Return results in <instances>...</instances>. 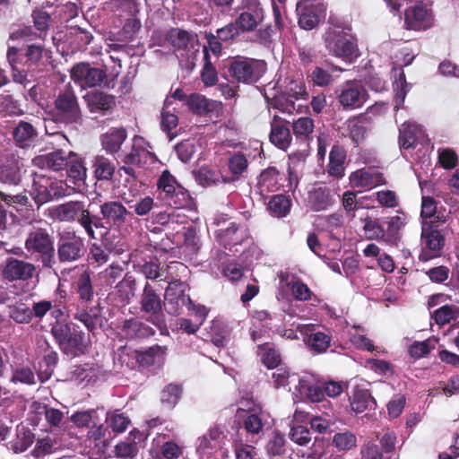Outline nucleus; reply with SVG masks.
I'll list each match as a JSON object with an SVG mask.
<instances>
[{
	"instance_id": "1",
	"label": "nucleus",
	"mask_w": 459,
	"mask_h": 459,
	"mask_svg": "<svg viewBox=\"0 0 459 459\" xmlns=\"http://www.w3.org/2000/svg\"><path fill=\"white\" fill-rule=\"evenodd\" d=\"M74 290L82 307H78L74 314V318L83 324L89 332H94L97 328H104L108 324V318L103 313V307L99 302L90 307L88 304L93 301L95 291L89 272H82L74 283Z\"/></svg>"
},
{
	"instance_id": "2",
	"label": "nucleus",
	"mask_w": 459,
	"mask_h": 459,
	"mask_svg": "<svg viewBox=\"0 0 459 459\" xmlns=\"http://www.w3.org/2000/svg\"><path fill=\"white\" fill-rule=\"evenodd\" d=\"M91 204L86 201H69L56 205L53 216L59 221L76 222L91 239H95L94 228L99 227L98 217L90 212Z\"/></svg>"
},
{
	"instance_id": "3",
	"label": "nucleus",
	"mask_w": 459,
	"mask_h": 459,
	"mask_svg": "<svg viewBox=\"0 0 459 459\" xmlns=\"http://www.w3.org/2000/svg\"><path fill=\"white\" fill-rule=\"evenodd\" d=\"M49 115L56 123L65 125L81 123L82 109L75 91L70 84L58 91Z\"/></svg>"
},
{
	"instance_id": "4",
	"label": "nucleus",
	"mask_w": 459,
	"mask_h": 459,
	"mask_svg": "<svg viewBox=\"0 0 459 459\" xmlns=\"http://www.w3.org/2000/svg\"><path fill=\"white\" fill-rule=\"evenodd\" d=\"M51 333L63 353L77 357L85 352L88 336L77 325L56 322Z\"/></svg>"
},
{
	"instance_id": "5",
	"label": "nucleus",
	"mask_w": 459,
	"mask_h": 459,
	"mask_svg": "<svg viewBox=\"0 0 459 459\" xmlns=\"http://www.w3.org/2000/svg\"><path fill=\"white\" fill-rule=\"evenodd\" d=\"M24 248L43 269H52L56 264L54 240L47 229L33 227L26 237Z\"/></svg>"
},
{
	"instance_id": "6",
	"label": "nucleus",
	"mask_w": 459,
	"mask_h": 459,
	"mask_svg": "<svg viewBox=\"0 0 459 459\" xmlns=\"http://www.w3.org/2000/svg\"><path fill=\"white\" fill-rule=\"evenodd\" d=\"M227 71L238 82L252 84L265 73L266 64L263 60L237 56L228 60Z\"/></svg>"
},
{
	"instance_id": "7",
	"label": "nucleus",
	"mask_w": 459,
	"mask_h": 459,
	"mask_svg": "<svg viewBox=\"0 0 459 459\" xmlns=\"http://www.w3.org/2000/svg\"><path fill=\"white\" fill-rule=\"evenodd\" d=\"M325 42L331 55L346 62L351 63L359 56L355 39L343 30H331L327 31L325 35Z\"/></svg>"
},
{
	"instance_id": "8",
	"label": "nucleus",
	"mask_w": 459,
	"mask_h": 459,
	"mask_svg": "<svg viewBox=\"0 0 459 459\" xmlns=\"http://www.w3.org/2000/svg\"><path fill=\"white\" fill-rule=\"evenodd\" d=\"M157 187L160 198L168 205L175 208L190 206L192 199L187 190L179 185L168 170L163 171L160 175Z\"/></svg>"
},
{
	"instance_id": "9",
	"label": "nucleus",
	"mask_w": 459,
	"mask_h": 459,
	"mask_svg": "<svg viewBox=\"0 0 459 459\" xmlns=\"http://www.w3.org/2000/svg\"><path fill=\"white\" fill-rule=\"evenodd\" d=\"M38 267L35 264L25 259L8 256L2 264L1 276L6 282L29 283L34 278L39 279V271Z\"/></svg>"
},
{
	"instance_id": "10",
	"label": "nucleus",
	"mask_w": 459,
	"mask_h": 459,
	"mask_svg": "<svg viewBox=\"0 0 459 459\" xmlns=\"http://www.w3.org/2000/svg\"><path fill=\"white\" fill-rule=\"evenodd\" d=\"M139 303L141 311L149 316V322L160 330L166 327L165 316L162 313L164 300L161 299L154 286L148 281L143 286Z\"/></svg>"
},
{
	"instance_id": "11",
	"label": "nucleus",
	"mask_w": 459,
	"mask_h": 459,
	"mask_svg": "<svg viewBox=\"0 0 459 459\" xmlns=\"http://www.w3.org/2000/svg\"><path fill=\"white\" fill-rule=\"evenodd\" d=\"M235 22L242 33L255 31L264 22V11L259 0H241Z\"/></svg>"
},
{
	"instance_id": "12",
	"label": "nucleus",
	"mask_w": 459,
	"mask_h": 459,
	"mask_svg": "<svg viewBox=\"0 0 459 459\" xmlns=\"http://www.w3.org/2000/svg\"><path fill=\"white\" fill-rule=\"evenodd\" d=\"M56 250L61 264H72L84 256L86 247L83 238L75 232H64L59 236Z\"/></svg>"
},
{
	"instance_id": "13",
	"label": "nucleus",
	"mask_w": 459,
	"mask_h": 459,
	"mask_svg": "<svg viewBox=\"0 0 459 459\" xmlns=\"http://www.w3.org/2000/svg\"><path fill=\"white\" fill-rule=\"evenodd\" d=\"M72 80L81 88L102 87L106 83V72L91 66L89 63L81 62L71 70Z\"/></svg>"
},
{
	"instance_id": "14",
	"label": "nucleus",
	"mask_w": 459,
	"mask_h": 459,
	"mask_svg": "<svg viewBox=\"0 0 459 459\" xmlns=\"http://www.w3.org/2000/svg\"><path fill=\"white\" fill-rule=\"evenodd\" d=\"M188 285L184 281H169L164 294V307L169 315H178L181 309L193 301L186 293Z\"/></svg>"
},
{
	"instance_id": "15",
	"label": "nucleus",
	"mask_w": 459,
	"mask_h": 459,
	"mask_svg": "<svg viewBox=\"0 0 459 459\" xmlns=\"http://www.w3.org/2000/svg\"><path fill=\"white\" fill-rule=\"evenodd\" d=\"M367 99L368 91L358 81H347L339 90L338 101L346 110L362 107Z\"/></svg>"
},
{
	"instance_id": "16",
	"label": "nucleus",
	"mask_w": 459,
	"mask_h": 459,
	"mask_svg": "<svg viewBox=\"0 0 459 459\" xmlns=\"http://www.w3.org/2000/svg\"><path fill=\"white\" fill-rule=\"evenodd\" d=\"M299 25L305 30L314 29L319 22L325 8L322 0H301L297 4Z\"/></svg>"
},
{
	"instance_id": "17",
	"label": "nucleus",
	"mask_w": 459,
	"mask_h": 459,
	"mask_svg": "<svg viewBox=\"0 0 459 459\" xmlns=\"http://www.w3.org/2000/svg\"><path fill=\"white\" fill-rule=\"evenodd\" d=\"M100 211L105 221L117 229H121L134 219V213L119 201L105 202L100 204Z\"/></svg>"
},
{
	"instance_id": "18",
	"label": "nucleus",
	"mask_w": 459,
	"mask_h": 459,
	"mask_svg": "<svg viewBox=\"0 0 459 459\" xmlns=\"http://www.w3.org/2000/svg\"><path fill=\"white\" fill-rule=\"evenodd\" d=\"M432 14L422 2L405 11L404 23L408 30H424L432 25Z\"/></svg>"
},
{
	"instance_id": "19",
	"label": "nucleus",
	"mask_w": 459,
	"mask_h": 459,
	"mask_svg": "<svg viewBox=\"0 0 459 459\" xmlns=\"http://www.w3.org/2000/svg\"><path fill=\"white\" fill-rule=\"evenodd\" d=\"M295 389L301 396L307 397L312 402H320L325 395L323 381L317 380L314 375L308 373L298 377Z\"/></svg>"
},
{
	"instance_id": "20",
	"label": "nucleus",
	"mask_w": 459,
	"mask_h": 459,
	"mask_svg": "<svg viewBox=\"0 0 459 459\" xmlns=\"http://www.w3.org/2000/svg\"><path fill=\"white\" fill-rule=\"evenodd\" d=\"M270 124V142L281 150H287L292 140L290 128L288 127V121L274 115Z\"/></svg>"
},
{
	"instance_id": "21",
	"label": "nucleus",
	"mask_w": 459,
	"mask_h": 459,
	"mask_svg": "<svg viewBox=\"0 0 459 459\" xmlns=\"http://www.w3.org/2000/svg\"><path fill=\"white\" fill-rule=\"evenodd\" d=\"M426 137L423 128L415 123L404 122L399 128V144L401 149H414Z\"/></svg>"
},
{
	"instance_id": "22",
	"label": "nucleus",
	"mask_w": 459,
	"mask_h": 459,
	"mask_svg": "<svg viewBox=\"0 0 459 459\" xmlns=\"http://www.w3.org/2000/svg\"><path fill=\"white\" fill-rule=\"evenodd\" d=\"M37 137V129L30 123L24 120H20L12 130L13 143L21 149H29L33 146Z\"/></svg>"
},
{
	"instance_id": "23",
	"label": "nucleus",
	"mask_w": 459,
	"mask_h": 459,
	"mask_svg": "<svg viewBox=\"0 0 459 459\" xmlns=\"http://www.w3.org/2000/svg\"><path fill=\"white\" fill-rule=\"evenodd\" d=\"M421 239L422 243L431 253L429 255L427 252L423 251L420 254V259L425 261L436 256L444 247L443 236L431 225H424L422 227Z\"/></svg>"
},
{
	"instance_id": "24",
	"label": "nucleus",
	"mask_w": 459,
	"mask_h": 459,
	"mask_svg": "<svg viewBox=\"0 0 459 459\" xmlns=\"http://www.w3.org/2000/svg\"><path fill=\"white\" fill-rule=\"evenodd\" d=\"M43 182H35L37 198L40 203H46L65 195V187L63 182L43 178Z\"/></svg>"
},
{
	"instance_id": "25",
	"label": "nucleus",
	"mask_w": 459,
	"mask_h": 459,
	"mask_svg": "<svg viewBox=\"0 0 459 459\" xmlns=\"http://www.w3.org/2000/svg\"><path fill=\"white\" fill-rule=\"evenodd\" d=\"M69 153L58 150L53 152L39 155L33 159V164L40 169L59 171L68 166Z\"/></svg>"
},
{
	"instance_id": "26",
	"label": "nucleus",
	"mask_w": 459,
	"mask_h": 459,
	"mask_svg": "<svg viewBox=\"0 0 459 459\" xmlns=\"http://www.w3.org/2000/svg\"><path fill=\"white\" fill-rule=\"evenodd\" d=\"M273 89L274 87L265 89L264 94L269 109L274 108L287 114H292L297 110L296 100L293 98L287 96V94H284L281 90L277 93H270V91Z\"/></svg>"
},
{
	"instance_id": "27",
	"label": "nucleus",
	"mask_w": 459,
	"mask_h": 459,
	"mask_svg": "<svg viewBox=\"0 0 459 459\" xmlns=\"http://www.w3.org/2000/svg\"><path fill=\"white\" fill-rule=\"evenodd\" d=\"M127 138L124 127H111L100 136L102 149L110 155L117 154Z\"/></svg>"
},
{
	"instance_id": "28",
	"label": "nucleus",
	"mask_w": 459,
	"mask_h": 459,
	"mask_svg": "<svg viewBox=\"0 0 459 459\" xmlns=\"http://www.w3.org/2000/svg\"><path fill=\"white\" fill-rule=\"evenodd\" d=\"M85 101L91 113L104 114L115 106V98L102 91L89 92Z\"/></svg>"
},
{
	"instance_id": "29",
	"label": "nucleus",
	"mask_w": 459,
	"mask_h": 459,
	"mask_svg": "<svg viewBox=\"0 0 459 459\" xmlns=\"http://www.w3.org/2000/svg\"><path fill=\"white\" fill-rule=\"evenodd\" d=\"M167 347L161 345H153L145 351L137 353L136 360L142 367H160L166 357Z\"/></svg>"
},
{
	"instance_id": "30",
	"label": "nucleus",
	"mask_w": 459,
	"mask_h": 459,
	"mask_svg": "<svg viewBox=\"0 0 459 459\" xmlns=\"http://www.w3.org/2000/svg\"><path fill=\"white\" fill-rule=\"evenodd\" d=\"M121 329L128 339L147 338L155 333L150 325L137 318L125 320Z\"/></svg>"
},
{
	"instance_id": "31",
	"label": "nucleus",
	"mask_w": 459,
	"mask_h": 459,
	"mask_svg": "<svg viewBox=\"0 0 459 459\" xmlns=\"http://www.w3.org/2000/svg\"><path fill=\"white\" fill-rule=\"evenodd\" d=\"M273 10L275 25H266L265 27L260 28L255 34V41L266 47H269L272 44L273 40V35H275L276 30L283 28V22L279 7L276 4H273Z\"/></svg>"
},
{
	"instance_id": "32",
	"label": "nucleus",
	"mask_w": 459,
	"mask_h": 459,
	"mask_svg": "<svg viewBox=\"0 0 459 459\" xmlns=\"http://www.w3.org/2000/svg\"><path fill=\"white\" fill-rule=\"evenodd\" d=\"M128 209L134 212V215H137L145 220H149L153 210L158 208V204L151 195L139 196L134 200L124 199Z\"/></svg>"
},
{
	"instance_id": "33",
	"label": "nucleus",
	"mask_w": 459,
	"mask_h": 459,
	"mask_svg": "<svg viewBox=\"0 0 459 459\" xmlns=\"http://www.w3.org/2000/svg\"><path fill=\"white\" fill-rule=\"evenodd\" d=\"M266 424L267 414L262 410L249 411L243 421L244 429L252 437H260Z\"/></svg>"
},
{
	"instance_id": "34",
	"label": "nucleus",
	"mask_w": 459,
	"mask_h": 459,
	"mask_svg": "<svg viewBox=\"0 0 459 459\" xmlns=\"http://www.w3.org/2000/svg\"><path fill=\"white\" fill-rule=\"evenodd\" d=\"M136 290V280L130 273H126L123 279L115 286V293L118 300L124 305H127L131 302L135 296Z\"/></svg>"
},
{
	"instance_id": "35",
	"label": "nucleus",
	"mask_w": 459,
	"mask_h": 459,
	"mask_svg": "<svg viewBox=\"0 0 459 459\" xmlns=\"http://www.w3.org/2000/svg\"><path fill=\"white\" fill-rule=\"evenodd\" d=\"M308 203L315 212L328 209L333 204L331 190L326 186H319L309 192Z\"/></svg>"
},
{
	"instance_id": "36",
	"label": "nucleus",
	"mask_w": 459,
	"mask_h": 459,
	"mask_svg": "<svg viewBox=\"0 0 459 459\" xmlns=\"http://www.w3.org/2000/svg\"><path fill=\"white\" fill-rule=\"evenodd\" d=\"M351 181L356 187L373 188L381 181V175L372 169H358L351 175Z\"/></svg>"
},
{
	"instance_id": "37",
	"label": "nucleus",
	"mask_w": 459,
	"mask_h": 459,
	"mask_svg": "<svg viewBox=\"0 0 459 459\" xmlns=\"http://www.w3.org/2000/svg\"><path fill=\"white\" fill-rule=\"evenodd\" d=\"M104 414L105 411L103 408L79 411L71 415L70 420L77 428H90L91 424H98L99 418L104 416Z\"/></svg>"
},
{
	"instance_id": "38",
	"label": "nucleus",
	"mask_w": 459,
	"mask_h": 459,
	"mask_svg": "<svg viewBox=\"0 0 459 459\" xmlns=\"http://www.w3.org/2000/svg\"><path fill=\"white\" fill-rule=\"evenodd\" d=\"M351 406L354 411L362 412L367 409H374L376 402L369 390L356 386L351 396Z\"/></svg>"
},
{
	"instance_id": "39",
	"label": "nucleus",
	"mask_w": 459,
	"mask_h": 459,
	"mask_svg": "<svg viewBox=\"0 0 459 459\" xmlns=\"http://www.w3.org/2000/svg\"><path fill=\"white\" fill-rule=\"evenodd\" d=\"M346 152L341 146L334 145L329 153L327 170L329 175L342 178L344 175V162Z\"/></svg>"
},
{
	"instance_id": "40",
	"label": "nucleus",
	"mask_w": 459,
	"mask_h": 459,
	"mask_svg": "<svg viewBox=\"0 0 459 459\" xmlns=\"http://www.w3.org/2000/svg\"><path fill=\"white\" fill-rule=\"evenodd\" d=\"M22 175L18 161L8 160L0 166V183L4 186H18Z\"/></svg>"
},
{
	"instance_id": "41",
	"label": "nucleus",
	"mask_w": 459,
	"mask_h": 459,
	"mask_svg": "<svg viewBox=\"0 0 459 459\" xmlns=\"http://www.w3.org/2000/svg\"><path fill=\"white\" fill-rule=\"evenodd\" d=\"M331 336L324 332L307 334L304 342L313 354H322L327 351L331 343Z\"/></svg>"
},
{
	"instance_id": "42",
	"label": "nucleus",
	"mask_w": 459,
	"mask_h": 459,
	"mask_svg": "<svg viewBox=\"0 0 459 459\" xmlns=\"http://www.w3.org/2000/svg\"><path fill=\"white\" fill-rule=\"evenodd\" d=\"M278 85L284 94L290 96L295 100L307 97L304 82L299 78L286 77L282 82H278Z\"/></svg>"
},
{
	"instance_id": "43",
	"label": "nucleus",
	"mask_w": 459,
	"mask_h": 459,
	"mask_svg": "<svg viewBox=\"0 0 459 459\" xmlns=\"http://www.w3.org/2000/svg\"><path fill=\"white\" fill-rule=\"evenodd\" d=\"M94 175L98 180H111L115 170V164L107 157L98 155L93 160Z\"/></svg>"
},
{
	"instance_id": "44",
	"label": "nucleus",
	"mask_w": 459,
	"mask_h": 459,
	"mask_svg": "<svg viewBox=\"0 0 459 459\" xmlns=\"http://www.w3.org/2000/svg\"><path fill=\"white\" fill-rule=\"evenodd\" d=\"M58 361V354L55 351H49L43 356L39 363L38 378L41 383L47 382L53 375Z\"/></svg>"
},
{
	"instance_id": "45",
	"label": "nucleus",
	"mask_w": 459,
	"mask_h": 459,
	"mask_svg": "<svg viewBox=\"0 0 459 459\" xmlns=\"http://www.w3.org/2000/svg\"><path fill=\"white\" fill-rule=\"evenodd\" d=\"M291 201L284 195H273L268 203V210L272 216L275 218H284L290 211Z\"/></svg>"
},
{
	"instance_id": "46",
	"label": "nucleus",
	"mask_w": 459,
	"mask_h": 459,
	"mask_svg": "<svg viewBox=\"0 0 459 459\" xmlns=\"http://www.w3.org/2000/svg\"><path fill=\"white\" fill-rule=\"evenodd\" d=\"M34 434L26 427L17 428L16 437L11 442V448L14 453L26 451L34 442Z\"/></svg>"
},
{
	"instance_id": "47",
	"label": "nucleus",
	"mask_w": 459,
	"mask_h": 459,
	"mask_svg": "<svg viewBox=\"0 0 459 459\" xmlns=\"http://www.w3.org/2000/svg\"><path fill=\"white\" fill-rule=\"evenodd\" d=\"M144 141L142 137L135 136L133 139V144L131 151L124 156L122 161L126 165H137L141 164L142 159L146 157L148 152L144 148Z\"/></svg>"
},
{
	"instance_id": "48",
	"label": "nucleus",
	"mask_w": 459,
	"mask_h": 459,
	"mask_svg": "<svg viewBox=\"0 0 459 459\" xmlns=\"http://www.w3.org/2000/svg\"><path fill=\"white\" fill-rule=\"evenodd\" d=\"M169 39L170 43L178 49H186L189 46L194 48L195 42H197L195 34L179 29L172 30Z\"/></svg>"
},
{
	"instance_id": "49",
	"label": "nucleus",
	"mask_w": 459,
	"mask_h": 459,
	"mask_svg": "<svg viewBox=\"0 0 459 459\" xmlns=\"http://www.w3.org/2000/svg\"><path fill=\"white\" fill-rule=\"evenodd\" d=\"M411 90V84L406 82L405 74L403 70L399 69V71L395 74V79L394 82V91L395 92L394 101H395V108H400L403 107L404 103L405 97L409 91Z\"/></svg>"
},
{
	"instance_id": "50",
	"label": "nucleus",
	"mask_w": 459,
	"mask_h": 459,
	"mask_svg": "<svg viewBox=\"0 0 459 459\" xmlns=\"http://www.w3.org/2000/svg\"><path fill=\"white\" fill-rule=\"evenodd\" d=\"M104 417L108 427L115 433L126 431L131 422L130 419L119 410L105 412Z\"/></svg>"
},
{
	"instance_id": "51",
	"label": "nucleus",
	"mask_w": 459,
	"mask_h": 459,
	"mask_svg": "<svg viewBox=\"0 0 459 459\" xmlns=\"http://www.w3.org/2000/svg\"><path fill=\"white\" fill-rule=\"evenodd\" d=\"M314 130V121L308 117H301L292 123V131L298 141H307Z\"/></svg>"
},
{
	"instance_id": "52",
	"label": "nucleus",
	"mask_w": 459,
	"mask_h": 459,
	"mask_svg": "<svg viewBox=\"0 0 459 459\" xmlns=\"http://www.w3.org/2000/svg\"><path fill=\"white\" fill-rule=\"evenodd\" d=\"M258 353L262 356L264 364L268 368H275L281 362V356L278 351L272 348L268 342H259Z\"/></svg>"
},
{
	"instance_id": "53",
	"label": "nucleus",
	"mask_w": 459,
	"mask_h": 459,
	"mask_svg": "<svg viewBox=\"0 0 459 459\" xmlns=\"http://www.w3.org/2000/svg\"><path fill=\"white\" fill-rule=\"evenodd\" d=\"M137 273H142L147 280L163 279L164 272L160 267L157 261H145L143 264H134Z\"/></svg>"
},
{
	"instance_id": "54",
	"label": "nucleus",
	"mask_w": 459,
	"mask_h": 459,
	"mask_svg": "<svg viewBox=\"0 0 459 459\" xmlns=\"http://www.w3.org/2000/svg\"><path fill=\"white\" fill-rule=\"evenodd\" d=\"M433 318L439 325L449 324L452 320L459 318V307L444 305L434 312Z\"/></svg>"
},
{
	"instance_id": "55",
	"label": "nucleus",
	"mask_w": 459,
	"mask_h": 459,
	"mask_svg": "<svg viewBox=\"0 0 459 459\" xmlns=\"http://www.w3.org/2000/svg\"><path fill=\"white\" fill-rule=\"evenodd\" d=\"M219 449L204 433L196 439L195 442V452L199 456V459H212L214 453Z\"/></svg>"
},
{
	"instance_id": "56",
	"label": "nucleus",
	"mask_w": 459,
	"mask_h": 459,
	"mask_svg": "<svg viewBox=\"0 0 459 459\" xmlns=\"http://www.w3.org/2000/svg\"><path fill=\"white\" fill-rule=\"evenodd\" d=\"M228 166L233 178L238 179L247 172L248 161L245 154L236 152L230 157Z\"/></svg>"
},
{
	"instance_id": "57",
	"label": "nucleus",
	"mask_w": 459,
	"mask_h": 459,
	"mask_svg": "<svg viewBox=\"0 0 459 459\" xmlns=\"http://www.w3.org/2000/svg\"><path fill=\"white\" fill-rule=\"evenodd\" d=\"M34 28L39 31V39L44 40L51 22L50 15L42 10H35L31 13Z\"/></svg>"
},
{
	"instance_id": "58",
	"label": "nucleus",
	"mask_w": 459,
	"mask_h": 459,
	"mask_svg": "<svg viewBox=\"0 0 459 459\" xmlns=\"http://www.w3.org/2000/svg\"><path fill=\"white\" fill-rule=\"evenodd\" d=\"M182 388L179 385L169 384L161 392L160 401L168 409H172L178 403Z\"/></svg>"
},
{
	"instance_id": "59",
	"label": "nucleus",
	"mask_w": 459,
	"mask_h": 459,
	"mask_svg": "<svg viewBox=\"0 0 459 459\" xmlns=\"http://www.w3.org/2000/svg\"><path fill=\"white\" fill-rule=\"evenodd\" d=\"M204 67L201 73L202 81L205 86H213L218 82L217 71L214 67L215 61H212V56L206 54L205 57H203Z\"/></svg>"
},
{
	"instance_id": "60",
	"label": "nucleus",
	"mask_w": 459,
	"mask_h": 459,
	"mask_svg": "<svg viewBox=\"0 0 459 459\" xmlns=\"http://www.w3.org/2000/svg\"><path fill=\"white\" fill-rule=\"evenodd\" d=\"M9 316L17 324H29L32 320L30 307L22 302L10 307Z\"/></svg>"
},
{
	"instance_id": "61",
	"label": "nucleus",
	"mask_w": 459,
	"mask_h": 459,
	"mask_svg": "<svg viewBox=\"0 0 459 459\" xmlns=\"http://www.w3.org/2000/svg\"><path fill=\"white\" fill-rule=\"evenodd\" d=\"M356 443V436L350 431L338 432L333 437V446L339 451L350 450Z\"/></svg>"
},
{
	"instance_id": "62",
	"label": "nucleus",
	"mask_w": 459,
	"mask_h": 459,
	"mask_svg": "<svg viewBox=\"0 0 459 459\" xmlns=\"http://www.w3.org/2000/svg\"><path fill=\"white\" fill-rule=\"evenodd\" d=\"M363 221V230L365 232L366 237L368 239H385V231L384 228L378 223L377 221L372 220L370 217H366L365 219H361Z\"/></svg>"
},
{
	"instance_id": "63",
	"label": "nucleus",
	"mask_w": 459,
	"mask_h": 459,
	"mask_svg": "<svg viewBox=\"0 0 459 459\" xmlns=\"http://www.w3.org/2000/svg\"><path fill=\"white\" fill-rule=\"evenodd\" d=\"M65 169L68 176L75 180H82L85 178L86 169L79 157L73 152H69L68 166Z\"/></svg>"
},
{
	"instance_id": "64",
	"label": "nucleus",
	"mask_w": 459,
	"mask_h": 459,
	"mask_svg": "<svg viewBox=\"0 0 459 459\" xmlns=\"http://www.w3.org/2000/svg\"><path fill=\"white\" fill-rule=\"evenodd\" d=\"M362 459H396L387 456L376 441H369L361 448Z\"/></svg>"
}]
</instances>
